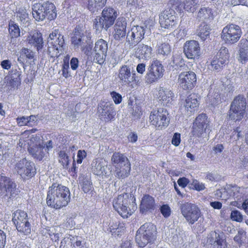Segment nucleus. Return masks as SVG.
<instances>
[{
    "label": "nucleus",
    "mask_w": 248,
    "mask_h": 248,
    "mask_svg": "<svg viewBox=\"0 0 248 248\" xmlns=\"http://www.w3.org/2000/svg\"><path fill=\"white\" fill-rule=\"evenodd\" d=\"M211 29L209 26L204 22L202 23L197 30V34L202 41L209 37Z\"/></svg>",
    "instance_id": "f704fd0d"
},
{
    "label": "nucleus",
    "mask_w": 248,
    "mask_h": 248,
    "mask_svg": "<svg viewBox=\"0 0 248 248\" xmlns=\"http://www.w3.org/2000/svg\"><path fill=\"white\" fill-rule=\"evenodd\" d=\"M15 170L22 177L27 179L33 177L36 173L34 164L25 158L21 159L16 163Z\"/></svg>",
    "instance_id": "f3484780"
},
{
    "label": "nucleus",
    "mask_w": 248,
    "mask_h": 248,
    "mask_svg": "<svg viewBox=\"0 0 248 248\" xmlns=\"http://www.w3.org/2000/svg\"><path fill=\"white\" fill-rule=\"evenodd\" d=\"M181 141V134L179 133H175L171 140V144L177 147L179 145Z\"/></svg>",
    "instance_id": "bf43d9fd"
},
{
    "label": "nucleus",
    "mask_w": 248,
    "mask_h": 248,
    "mask_svg": "<svg viewBox=\"0 0 248 248\" xmlns=\"http://www.w3.org/2000/svg\"><path fill=\"white\" fill-rule=\"evenodd\" d=\"M117 16V12L114 9L107 7L103 10L101 17L99 19V21L97 19H94L93 27L96 30L103 28L107 30L114 24Z\"/></svg>",
    "instance_id": "6e6552de"
},
{
    "label": "nucleus",
    "mask_w": 248,
    "mask_h": 248,
    "mask_svg": "<svg viewBox=\"0 0 248 248\" xmlns=\"http://www.w3.org/2000/svg\"><path fill=\"white\" fill-rule=\"evenodd\" d=\"M179 87L184 91H191L197 85L196 74L192 71L181 72L178 77Z\"/></svg>",
    "instance_id": "2eb2a0df"
},
{
    "label": "nucleus",
    "mask_w": 248,
    "mask_h": 248,
    "mask_svg": "<svg viewBox=\"0 0 248 248\" xmlns=\"http://www.w3.org/2000/svg\"><path fill=\"white\" fill-rule=\"evenodd\" d=\"M111 163L114 167V175L118 179H124L130 175L131 163L124 154L114 152L111 157Z\"/></svg>",
    "instance_id": "7ed1b4c3"
},
{
    "label": "nucleus",
    "mask_w": 248,
    "mask_h": 248,
    "mask_svg": "<svg viewBox=\"0 0 248 248\" xmlns=\"http://www.w3.org/2000/svg\"><path fill=\"white\" fill-rule=\"evenodd\" d=\"M153 49L151 46L140 44L135 48V56L139 59L147 60L152 53Z\"/></svg>",
    "instance_id": "c85d7f7f"
},
{
    "label": "nucleus",
    "mask_w": 248,
    "mask_h": 248,
    "mask_svg": "<svg viewBox=\"0 0 248 248\" xmlns=\"http://www.w3.org/2000/svg\"><path fill=\"white\" fill-rule=\"evenodd\" d=\"M34 53L29 48L23 47L20 52V55L17 58L18 62L22 65H24L29 60L34 59Z\"/></svg>",
    "instance_id": "473e14b6"
},
{
    "label": "nucleus",
    "mask_w": 248,
    "mask_h": 248,
    "mask_svg": "<svg viewBox=\"0 0 248 248\" xmlns=\"http://www.w3.org/2000/svg\"><path fill=\"white\" fill-rule=\"evenodd\" d=\"M215 243L218 246L219 248H226L227 245L225 239L221 238L220 235L218 234L217 236L216 237Z\"/></svg>",
    "instance_id": "680f3d73"
},
{
    "label": "nucleus",
    "mask_w": 248,
    "mask_h": 248,
    "mask_svg": "<svg viewBox=\"0 0 248 248\" xmlns=\"http://www.w3.org/2000/svg\"><path fill=\"white\" fill-rule=\"evenodd\" d=\"M55 5L48 1L43 3H36L34 5L32 15L38 21H43L46 18L51 21L54 20L57 16Z\"/></svg>",
    "instance_id": "423d86ee"
},
{
    "label": "nucleus",
    "mask_w": 248,
    "mask_h": 248,
    "mask_svg": "<svg viewBox=\"0 0 248 248\" xmlns=\"http://www.w3.org/2000/svg\"><path fill=\"white\" fill-rule=\"evenodd\" d=\"M87 156V153L84 150H79L78 151L77 153V163L78 164H80L82 163L83 160Z\"/></svg>",
    "instance_id": "4d7b16f0"
},
{
    "label": "nucleus",
    "mask_w": 248,
    "mask_h": 248,
    "mask_svg": "<svg viewBox=\"0 0 248 248\" xmlns=\"http://www.w3.org/2000/svg\"><path fill=\"white\" fill-rule=\"evenodd\" d=\"M127 23L125 19L119 18L114 27L113 37L116 40H119L125 37Z\"/></svg>",
    "instance_id": "a878e982"
},
{
    "label": "nucleus",
    "mask_w": 248,
    "mask_h": 248,
    "mask_svg": "<svg viewBox=\"0 0 248 248\" xmlns=\"http://www.w3.org/2000/svg\"><path fill=\"white\" fill-rule=\"evenodd\" d=\"M8 31L11 38H17L20 36V30L19 26L15 21L10 20L8 24Z\"/></svg>",
    "instance_id": "4c0bfd02"
},
{
    "label": "nucleus",
    "mask_w": 248,
    "mask_h": 248,
    "mask_svg": "<svg viewBox=\"0 0 248 248\" xmlns=\"http://www.w3.org/2000/svg\"><path fill=\"white\" fill-rule=\"evenodd\" d=\"M114 210L124 218L131 216L137 209L136 198L132 193L124 192L115 197L112 201Z\"/></svg>",
    "instance_id": "f03ea898"
},
{
    "label": "nucleus",
    "mask_w": 248,
    "mask_h": 248,
    "mask_svg": "<svg viewBox=\"0 0 248 248\" xmlns=\"http://www.w3.org/2000/svg\"><path fill=\"white\" fill-rule=\"evenodd\" d=\"M183 52L188 59H199L201 55V47L197 41H186L183 46Z\"/></svg>",
    "instance_id": "4be33fe9"
},
{
    "label": "nucleus",
    "mask_w": 248,
    "mask_h": 248,
    "mask_svg": "<svg viewBox=\"0 0 248 248\" xmlns=\"http://www.w3.org/2000/svg\"><path fill=\"white\" fill-rule=\"evenodd\" d=\"M93 62L102 64L104 63L107 53L99 52H93Z\"/></svg>",
    "instance_id": "8fccbe9b"
},
{
    "label": "nucleus",
    "mask_w": 248,
    "mask_h": 248,
    "mask_svg": "<svg viewBox=\"0 0 248 248\" xmlns=\"http://www.w3.org/2000/svg\"><path fill=\"white\" fill-rule=\"evenodd\" d=\"M239 55V62L242 63H246L248 60V46L240 45Z\"/></svg>",
    "instance_id": "c03bdc74"
},
{
    "label": "nucleus",
    "mask_w": 248,
    "mask_h": 248,
    "mask_svg": "<svg viewBox=\"0 0 248 248\" xmlns=\"http://www.w3.org/2000/svg\"><path fill=\"white\" fill-rule=\"evenodd\" d=\"M62 47L58 44H51V46L48 47V53L51 58H57L60 55L59 49Z\"/></svg>",
    "instance_id": "a18cd8bd"
},
{
    "label": "nucleus",
    "mask_w": 248,
    "mask_h": 248,
    "mask_svg": "<svg viewBox=\"0 0 248 248\" xmlns=\"http://www.w3.org/2000/svg\"><path fill=\"white\" fill-rule=\"evenodd\" d=\"M242 34L241 27L234 24H229L225 26L221 33V38L225 44L232 45L240 40Z\"/></svg>",
    "instance_id": "1a4fd4ad"
},
{
    "label": "nucleus",
    "mask_w": 248,
    "mask_h": 248,
    "mask_svg": "<svg viewBox=\"0 0 248 248\" xmlns=\"http://www.w3.org/2000/svg\"><path fill=\"white\" fill-rule=\"evenodd\" d=\"M33 117L34 116L31 115L27 117L22 116L17 117L16 119L17 124L19 126L28 125V124L31 122V118Z\"/></svg>",
    "instance_id": "603ef678"
},
{
    "label": "nucleus",
    "mask_w": 248,
    "mask_h": 248,
    "mask_svg": "<svg viewBox=\"0 0 248 248\" xmlns=\"http://www.w3.org/2000/svg\"><path fill=\"white\" fill-rule=\"evenodd\" d=\"M246 100L243 95L235 96L228 111V119L235 122L240 121L246 113Z\"/></svg>",
    "instance_id": "0eeeda50"
},
{
    "label": "nucleus",
    "mask_w": 248,
    "mask_h": 248,
    "mask_svg": "<svg viewBox=\"0 0 248 248\" xmlns=\"http://www.w3.org/2000/svg\"><path fill=\"white\" fill-rule=\"evenodd\" d=\"M49 39L50 44H58L60 46H63L65 44L63 36L60 33L59 30H54L49 34Z\"/></svg>",
    "instance_id": "72a5a7b5"
},
{
    "label": "nucleus",
    "mask_w": 248,
    "mask_h": 248,
    "mask_svg": "<svg viewBox=\"0 0 248 248\" xmlns=\"http://www.w3.org/2000/svg\"><path fill=\"white\" fill-rule=\"evenodd\" d=\"M118 78L120 82L131 89L140 85V81L134 70H131L129 66L122 65L118 72Z\"/></svg>",
    "instance_id": "9d476101"
},
{
    "label": "nucleus",
    "mask_w": 248,
    "mask_h": 248,
    "mask_svg": "<svg viewBox=\"0 0 248 248\" xmlns=\"http://www.w3.org/2000/svg\"><path fill=\"white\" fill-rule=\"evenodd\" d=\"M145 30L143 27L136 26L132 28L127 33L126 39L130 45H135L144 38Z\"/></svg>",
    "instance_id": "5701e85b"
},
{
    "label": "nucleus",
    "mask_w": 248,
    "mask_h": 248,
    "mask_svg": "<svg viewBox=\"0 0 248 248\" xmlns=\"http://www.w3.org/2000/svg\"><path fill=\"white\" fill-rule=\"evenodd\" d=\"M125 231V223L122 221V223L118 226L116 232L114 233L117 236H121Z\"/></svg>",
    "instance_id": "e2e57ef3"
},
{
    "label": "nucleus",
    "mask_w": 248,
    "mask_h": 248,
    "mask_svg": "<svg viewBox=\"0 0 248 248\" xmlns=\"http://www.w3.org/2000/svg\"><path fill=\"white\" fill-rule=\"evenodd\" d=\"M206 100L213 106L217 105L221 102L220 95L218 93H215L213 95L209 93L207 96Z\"/></svg>",
    "instance_id": "49530a36"
},
{
    "label": "nucleus",
    "mask_w": 248,
    "mask_h": 248,
    "mask_svg": "<svg viewBox=\"0 0 248 248\" xmlns=\"http://www.w3.org/2000/svg\"><path fill=\"white\" fill-rule=\"evenodd\" d=\"M229 58L228 49L222 46L210 62L212 69L217 72L221 71L228 63Z\"/></svg>",
    "instance_id": "dca6fc26"
},
{
    "label": "nucleus",
    "mask_w": 248,
    "mask_h": 248,
    "mask_svg": "<svg viewBox=\"0 0 248 248\" xmlns=\"http://www.w3.org/2000/svg\"><path fill=\"white\" fill-rule=\"evenodd\" d=\"M9 83L11 87L14 89H18L21 83L20 79L17 78H11Z\"/></svg>",
    "instance_id": "338daca9"
},
{
    "label": "nucleus",
    "mask_w": 248,
    "mask_h": 248,
    "mask_svg": "<svg viewBox=\"0 0 248 248\" xmlns=\"http://www.w3.org/2000/svg\"><path fill=\"white\" fill-rule=\"evenodd\" d=\"M100 115L101 119H104L106 122H108L114 119L116 112L112 105H104Z\"/></svg>",
    "instance_id": "2f4dec72"
},
{
    "label": "nucleus",
    "mask_w": 248,
    "mask_h": 248,
    "mask_svg": "<svg viewBox=\"0 0 248 248\" xmlns=\"http://www.w3.org/2000/svg\"><path fill=\"white\" fill-rule=\"evenodd\" d=\"M170 115L168 110L163 108L153 109L150 112L149 122L156 130L166 129L170 123Z\"/></svg>",
    "instance_id": "39448f33"
},
{
    "label": "nucleus",
    "mask_w": 248,
    "mask_h": 248,
    "mask_svg": "<svg viewBox=\"0 0 248 248\" xmlns=\"http://www.w3.org/2000/svg\"><path fill=\"white\" fill-rule=\"evenodd\" d=\"M12 221L18 232L24 234L30 233L31 226L26 212L21 210H16L13 214Z\"/></svg>",
    "instance_id": "f8f14e48"
},
{
    "label": "nucleus",
    "mask_w": 248,
    "mask_h": 248,
    "mask_svg": "<svg viewBox=\"0 0 248 248\" xmlns=\"http://www.w3.org/2000/svg\"><path fill=\"white\" fill-rule=\"evenodd\" d=\"M172 62L175 69L183 67L185 65V61L181 54H175L172 57Z\"/></svg>",
    "instance_id": "37998d69"
},
{
    "label": "nucleus",
    "mask_w": 248,
    "mask_h": 248,
    "mask_svg": "<svg viewBox=\"0 0 248 248\" xmlns=\"http://www.w3.org/2000/svg\"><path fill=\"white\" fill-rule=\"evenodd\" d=\"M6 235L5 232L0 229V248H4L6 244Z\"/></svg>",
    "instance_id": "0e129e2a"
},
{
    "label": "nucleus",
    "mask_w": 248,
    "mask_h": 248,
    "mask_svg": "<svg viewBox=\"0 0 248 248\" xmlns=\"http://www.w3.org/2000/svg\"><path fill=\"white\" fill-rule=\"evenodd\" d=\"M209 125L208 117L205 113L199 114L193 122L192 134L193 136L200 138L205 132Z\"/></svg>",
    "instance_id": "aec40b11"
},
{
    "label": "nucleus",
    "mask_w": 248,
    "mask_h": 248,
    "mask_svg": "<svg viewBox=\"0 0 248 248\" xmlns=\"http://www.w3.org/2000/svg\"><path fill=\"white\" fill-rule=\"evenodd\" d=\"M122 222V221H121L119 220H116L114 219L110 220L108 224V231L113 234L114 232H116V230L118 229V226L120 225Z\"/></svg>",
    "instance_id": "3c124183"
},
{
    "label": "nucleus",
    "mask_w": 248,
    "mask_h": 248,
    "mask_svg": "<svg viewBox=\"0 0 248 248\" xmlns=\"http://www.w3.org/2000/svg\"><path fill=\"white\" fill-rule=\"evenodd\" d=\"M28 151L34 158L42 160L45 155V146L40 140L39 135H33L30 139Z\"/></svg>",
    "instance_id": "4468645a"
},
{
    "label": "nucleus",
    "mask_w": 248,
    "mask_h": 248,
    "mask_svg": "<svg viewBox=\"0 0 248 248\" xmlns=\"http://www.w3.org/2000/svg\"><path fill=\"white\" fill-rule=\"evenodd\" d=\"M197 3V0H185L184 3L185 11L193 13L196 9Z\"/></svg>",
    "instance_id": "de8ad7c7"
},
{
    "label": "nucleus",
    "mask_w": 248,
    "mask_h": 248,
    "mask_svg": "<svg viewBox=\"0 0 248 248\" xmlns=\"http://www.w3.org/2000/svg\"><path fill=\"white\" fill-rule=\"evenodd\" d=\"M70 200V192L67 187L54 183L48 187L46 202L49 207L56 210L60 209L66 206Z\"/></svg>",
    "instance_id": "f257e3e1"
},
{
    "label": "nucleus",
    "mask_w": 248,
    "mask_h": 248,
    "mask_svg": "<svg viewBox=\"0 0 248 248\" xmlns=\"http://www.w3.org/2000/svg\"><path fill=\"white\" fill-rule=\"evenodd\" d=\"M92 165V171L93 174L98 176L108 175L107 162L105 160L97 159Z\"/></svg>",
    "instance_id": "cd10ccee"
},
{
    "label": "nucleus",
    "mask_w": 248,
    "mask_h": 248,
    "mask_svg": "<svg viewBox=\"0 0 248 248\" xmlns=\"http://www.w3.org/2000/svg\"><path fill=\"white\" fill-rule=\"evenodd\" d=\"M189 183V180L185 177L180 178L177 180L178 185L183 188H185Z\"/></svg>",
    "instance_id": "69168bd1"
},
{
    "label": "nucleus",
    "mask_w": 248,
    "mask_h": 248,
    "mask_svg": "<svg viewBox=\"0 0 248 248\" xmlns=\"http://www.w3.org/2000/svg\"><path fill=\"white\" fill-rule=\"evenodd\" d=\"M5 187L7 193H9L10 196L16 195V184L10 178L5 176L0 175V189Z\"/></svg>",
    "instance_id": "bb28decb"
},
{
    "label": "nucleus",
    "mask_w": 248,
    "mask_h": 248,
    "mask_svg": "<svg viewBox=\"0 0 248 248\" xmlns=\"http://www.w3.org/2000/svg\"><path fill=\"white\" fill-rule=\"evenodd\" d=\"M214 17L215 12L208 7L200 8L197 15V18L201 21L211 22L214 19Z\"/></svg>",
    "instance_id": "c756f323"
},
{
    "label": "nucleus",
    "mask_w": 248,
    "mask_h": 248,
    "mask_svg": "<svg viewBox=\"0 0 248 248\" xmlns=\"http://www.w3.org/2000/svg\"><path fill=\"white\" fill-rule=\"evenodd\" d=\"M110 94L115 104H119L121 103L122 100V97L120 93L115 91H113L111 92Z\"/></svg>",
    "instance_id": "052dcab7"
},
{
    "label": "nucleus",
    "mask_w": 248,
    "mask_h": 248,
    "mask_svg": "<svg viewBox=\"0 0 248 248\" xmlns=\"http://www.w3.org/2000/svg\"><path fill=\"white\" fill-rule=\"evenodd\" d=\"M181 213L186 219L191 224H193L201 216V212L195 204L186 202L180 206Z\"/></svg>",
    "instance_id": "ddd939ff"
},
{
    "label": "nucleus",
    "mask_w": 248,
    "mask_h": 248,
    "mask_svg": "<svg viewBox=\"0 0 248 248\" xmlns=\"http://www.w3.org/2000/svg\"><path fill=\"white\" fill-rule=\"evenodd\" d=\"M165 69L161 62L158 60H153L148 67L147 72L145 76V81L148 84L157 82L161 78Z\"/></svg>",
    "instance_id": "9b49d317"
},
{
    "label": "nucleus",
    "mask_w": 248,
    "mask_h": 248,
    "mask_svg": "<svg viewBox=\"0 0 248 248\" xmlns=\"http://www.w3.org/2000/svg\"><path fill=\"white\" fill-rule=\"evenodd\" d=\"M159 23L161 27L172 29L177 24V17L175 11L170 8L164 11L159 16Z\"/></svg>",
    "instance_id": "412c9836"
},
{
    "label": "nucleus",
    "mask_w": 248,
    "mask_h": 248,
    "mask_svg": "<svg viewBox=\"0 0 248 248\" xmlns=\"http://www.w3.org/2000/svg\"><path fill=\"white\" fill-rule=\"evenodd\" d=\"M28 43L33 46L38 51L42 50L44 46V41L42 33L38 30L30 32L27 36Z\"/></svg>",
    "instance_id": "b1692460"
},
{
    "label": "nucleus",
    "mask_w": 248,
    "mask_h": 248,
    "mask_svg": "<svg viewBox=\"0 0 248 248\" xmlns=\"http://www.w3.org/2000/svg\"><path fill=\"white\" fill-rule=\"evenodd\" d=\"M107 0H89L87 5L88 9L94 12L103 8L106 4Z\"/></svg>",
    "instance_id": "e433bc0d"
},
{
    "label": "nucleus",
    "mask_w": 248,
    "mask_h": 248,
    "mask_svg": "<svg viewBox=\"0 0 248 248\" xmlns=\"http://www.w3.org/2000/svg\"><path fill=\"white\" fill-rule=\"evenodd\" d=\"M59 162L63 169H67L70 163V158L66 150H61L58 154Z\"/></svg>",
    "instance_id": "58836bf2"
},
{
    "label": "nucleus",
    "mask_w": 248,
    "mask_h": 248,
    "mask_svg": "<svg viewBox=\"0 0 248 248\" xmlns=\"http://www.w3.org/2000/svg\"><path fill=\"white\" fill-rule=\"evenodd\" d=\"M133 246L132 240L126 239L122 241L119 248H133Z\"/></svg>",
    "instance_id": "13d9d810"
},
{
    "label": "nucleus",
    "mask_w": 248,
    "mask_h": 248,
    "mask_svg": "<svg viewBox=\"0 0 248 248\" xmlns=\"http://www.w3.org/2000/svg\"><path fill=\"white\" fill-rule=\"evenodd\" d=\"M160 211L165 218H168L171 215V210L168 204H163L160 207Z\"/></svg>",
    "instance_id": "5fc2aeb1"
},
{
    "label": "nucleus",
    "mask_w": 248,
    "mask_h": 248,
    "mask_svg": "<svg viewBox=\"0 0 248 248\" xmlns=\"http://www.w3.org/2000/svg\"><path fill=\"white\" fill-rule=\"evenodd\" d=\"M231 218L233 221L241 222L243 220V216L238 211L233 210L231 212Z\"/></svg>",
    "instance_id": "6e6d98bb"
},
{
    "label": "nucleus",
    "mask_w": 248,
    "mask_h": 248,
    "mask_svg": "<svg viewBox=\"0 0 248 248\" xmlns=\"http://www.w3.org/2000/svg\"><path fill=\"white\" fill-rule=\"evenodd\" d=\"M200 100L201 96L194 93H190L186 96L183 105L187 115L191 116L198 111Z\"/></svg>",
    "instance_id": "6ab92c4d"
},
{
    "label": "nucleus",
    "mask_w": 248,
    "mask_h": 248,
    "mask_svg": "<svg viewBox=\"0 0 248 248\" xmlns=\"http://www.w3.org/2000/svg\"><path fill=\"white\" fill-rule=\"evenodd\" d=\"M108 48L107 42L102 39L98 40L95 43L93 52H101L107 53Z\"/></svg>",
    "instance_id": "a19ab883"
},
{
    "label": "nucleus",
    "mask_w": 248,
    "mask_h": 248,
    "mask_svg": "<svg viewBox=\"0 0 248 248\" xmlns=\"http://www.w3.org/2000/svg\"><path fill=\"white\" fill-rule=\"evenodd\" d=\"M155 51L157 55L167 57L170 54L171 48L168 43H159L157 44Z\"/></svg>",
    "instance_id": "c9c22d12"
},
{
    "label": "nucleus",
    "mask_w": 248,
    "mask_h": 248,
    "mask_svg": "<svg viewBox=\"0 0 248 248\" xmlns=\"http://www.w3.org/2000/svg\"><path fill=\"white\" fill-rule=\"evenodd\" d=\"M155 206V201L154 198L146 194L142 198L140 209L143 212L150 210H154Z\"/></svg>",
    "instance_id": "7c9ffc66"
},
{
    "label": "nucleus",
    "mask_w": 248,
    "mask_h": 248,
    "mask_svg": "<svg viewBox=\"0 0 248 248\" xmlns=\"http://www.w3.org/2000/svg\"><path fill=\"white\" fill-rule=\"evenodd\" d=\"M156 228L151 223H145L137 230L135 241L139 247L144 248L156 238Z\"/></svg>",
    "instance_id": "20e7f679"
},
{
    "label": "nucleus",
    "mask_w": 248,
    "mask_h": 248,
    "mask_svg": "<svg viewBox=\"0 0 248 248\" xmlns=\"http://www.w3.org/2000/svg\"><path fill=\"white\" fill-rule=\"evenodd\" d=\"M16 14L17 19L21 22L24 23L26 19L28 18V14L25 9L19 8L16 11Z\"/></svg>",
    "instance_id": "09e8293b"
},
{
    "label": "nucleus",
    "mask_w": 248,
    "mask_h": 248,
    "mask_svg": "<svg viewBox=\"0 0 248 248\" xmlns=\"http://www.w3.org/2000/svg\"><path fill=\"white\" fill-rule=\"evenodd\" d=\"M79 61L78 58L73 57L70 60L71 68L73 70H76L78 67Z\"/></svg>",
    "instance_id": "774afa93"
},
{
    "label": "nucleus",
    "mask_w": 248,
    "mask_h": 248,
    "mask_svg": "<svg viewBox=\"0 0 248 248\" xmlns=\"http://www.w3.org/2000/svg\"><path fill=\"white\" fill-rule=\"evenodd\" d=\"M90 33L82 32L78 29H75L74 34L71 37L72 44L76 47L82 46L83 50L86 47L91 49L93 47V42Z\"/></svg>",
    "instance_id": "a211bd4d"
},
{
    "label": "nucleus",
    "mask_w": 248,
    "mask_h": 248,
    "mask_svg": "<svg viewBox=\"0 0 248 248\" xmlns=\"http://www.w3.org/2000/svg\"><path fill=\"white\" fill-rule=\"evenodd\" d=\"M190 187L194 190L198 191L203 190L205 188L204 184L200 183L199 181L196 179H193L190 183Z\"/></svg>",
    "instance_id": "864d4df0"
},
{
    "label": "nucleus",
    "mask_w": 248,
    "mask_h": 248,
    "mask_svg": "<svg viewBox=\"0 0 248 248\" xmlns=\"http://www.w3.org/2000/svg\"><path fill=\"white\" fill-rule=\"evenodd\" d=\"M156 96L158 102L166 107L170 106L174 98L172 92L170 90L163 87H160L159 89Z\"/></svg>",
    "instance_id": "393cba45"
},
{
    "label": "nucleus",
    "mask_w": 248,
    "mask_h": 248,
    "mask_svg": "<svg viewBox=\"0 0 248 248\" xmlns=\"http://www.w3.org/2000/svg\"><path fill=\"white\" fill-rule=\"evenodd\" d=\"M79 184L81 188L85 193H88L93 191V184L90 179L83 177L80 180Z\"/></svg>",
    "instance_id": "79ce46f5"
},
{
    "label": "nucleus",
    "mask_w": 248,
    "mask_h": 248,
    "mask_svg": "<svg viewBox=\"0 0 248 248\" xmlns=\"http://www.w3.org/2000/svg\"><path fill=\"white\" fill-rule=\"evenodd\" d=\"M69 61L70 56L68 55H67L63 59L62 66V74L65 78H67L71 76L69 71Z\"/></svg>",
    "instance_id": "ea45409f"
}]
</instances>
